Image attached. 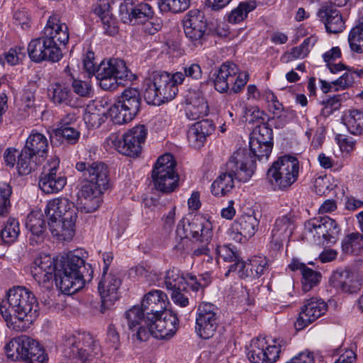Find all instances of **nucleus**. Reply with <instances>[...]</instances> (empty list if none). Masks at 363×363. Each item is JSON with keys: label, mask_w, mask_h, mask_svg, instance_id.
<instances>
[{"label": "nucleus", "mask_w": 363, "mask_h": 363, "mask_svg": "<svg viewBox=\"0 0 363 363\" xmlns=\"http://www.w3.org/2000/svg\"><path fill=\"white\" fill-rule=\"evenodd\" d=\"M94 271L90 264L74 252L66 256L52 257L40 255L35 259L31 274L39 284L49 282L54 278L56 286L62 293L72 294L90 281Z\"/></svg>", "instance_id": "obj_1"}, {"label": "nucleus", "mask_w": 363, "mask_h": 363, "mask_svg": "<svg viewBox=\"0 0 363 363\" xmlns=\"http://www.w3.org/2000/svg\"><path fill=\"white\" fill-rule=\"evenodd\" d=\"M38 303L35 295L23 286H13L0 304V313L9 328L23 331L38 315Z\"/></svg>", "instance_id": "obj_2"}, {"label": "nucleus", "mask_w": 363, "mask_h": 363, "mask_svg": "<svg viewBox=\"0 0 363 363\" xmlns=\"http://www.w3.org/2000/svg\"><path fill=\"white\" fill-rule=\"evenodd\" d=\"M69 40L68 27L57 16H50L40 38L33 39L28 45L30 59L36 63L43 61L58 62L62 57L57 42L65 45Z\"/></svg>", "instance_id": "obj_3"}, {"label": "nucleus", "mask_w": 363, "mask_h": 363, "mask_svg": "<svg viewBox=\"0 0 363 363\" xmlns=\"http://www.w3.org/2000/svg\"><path fill=\"white\" fill-rule=\"evenodd\" d=\"M255 172L254 161L246 150H236L226 163V170L213 182L211 192L223 196L234 187V179L246 182Z\"/></svg>", "instance_id": "obj_4"}, {"label": "nucleus", "mask_w": 363, "mask_h": 363, "mask_svg": "<svg viewBox=\"0 0 363 363\" xmlns=\"http://www.w3.org/2000/svg\"><path fill=\"white\" fill-rule=\"evenodd\" d=\"M178 82L175 74L171 75L164 71H152L143 82V96L148 104L160 106L173 99L178 93Z\"/></svg>", "instance_id": "obj_5"}, {"label": "nucleus", "mask_w": 363, "mask_h": 363, "mask_svg": "<svg viewBox=\"0 0 363 363\" xmlns=\"http://www.w3.org/2000/svg\"><path fill=\"white\" fill-rule=\"evenodd\" d=\"M167 295L160 290H153L146 294L142 301L141 308L133 306L125 313L128 325L133 333L135 328L144 323H150L167 309Z\"/></svg>", "instance_id": "obj_6"}, {"label": "nucleus", "mask_w": 363, "mask_h": 363, "mask_svg": "<svg viewBox=\"0 0 363 363\" xmlns=\"http://www.w3.org/2000/svg\"><path fill=\"white\" fill-rule=\"evenodd\" d=\"M179 319L170 310H167L150 323H144L135 328L133 337L140 342L147 341L150 335L157 339H169L178 328Z\"/></svg>", "instance_id": "obj_7"}, {"label": "nucleus", "mask_w": 363, "mask_h": 363, "mask_svg": "<svg viewBox=\"0 0 363 363\" xmlns=\"http://www.w3.org/2000/svg\"><path fill=\"white\" fill-rule=\"evenodd\" d=\"M62 352L67 363H86L96 347L93 336L88 333L69 334L63 337Z\"/></svg>", "instance_id": "obj_8"}, {"label": "nucleus", "mask_w": 363, "mask_h": 363, "mask_svg": "<svg viewBox=\"0 0 363 363\" xmlns=\"http://www.w3.org/2000/svg\"><path fill=\"white\" fill-rule=\"evenodd\" d=\"M299 162L296 157L284 155L273 162L267 178L274 190H287L298 179Z\"/></svg>", "instance_id": "obj_9"}, {"label": "nucleus", "mask_w": 363, "mask_h": 363, "mask_svg": "<svg viewBox=\"0 0 363 363\" xmlns=\"http://www.w3.org/2000/svg\"><path fill=\"white\" fill-rule=\"evenodd\" d=\"M94 75L99 80L101 88L106 91L115 90L123 80L131 81L135 78L125 62L118 58L103 60Z\"/></svg>", "instance_id": "obj_10"}, {"label": "nucleus", "mask_w": 363, "mask_h": 363, "mask_svg": "<svg viewBox=\"0 0 363 363\" xmlns=\"http://www.w3.org/2000/svg\"><path fill=\"white\" fill-rule=\"evenodd\" d=\"M147 135L146 126L137 125L122 135L117 133H112L106 139V143L119 153L135 157L141 152L142 145L145 143Z\"/></svg>", "instance_id": "obj_11"}, {"label": "nucleus", "mask_w": 363, "mask_h": 363, "mask_svg": "<svg viewBox=\"0 0 363 363\" xmlns=\"http://www.w3.org/2000/svg\"><path fill=\"white\" fill-rule=\"evenodd\" d=\"M176 162L171 154L160 156L152 169L155 188L163 193H170L178 186L179 176L175 172Z\"/></svg>", "instance_id": "obj_12"}, {"label": "nucleus", "mask_w": 363, "mask_h": 363, "mask_svg": "<svg viewBox=\"0 0 363 363\" xmlns=\"http://www.w3.org/2000/svg\"><path fill=\"white\" fill-rule=\"evenodd\" d=\"M247 81V73H239V69L235 64L227 62L223 63L218 70L214 79V86L218 91L224 93L231 86L233 92L238 93Z\"/></svg>", "instance_id": "obj_13"}, {"label": "nucleus", "mask_w": 363, "mask_h": 363, "mask_svg": "<svg viewBox=\"0 0 363 363\" xmlns=\"http://www.w3.org/2000/svg\"><path fill=\"white\" fill-rule=\"evenodd\" d=\"M182 24L186 37L196 46L202 45L210 35L211 29H208L204 13L199 9L188 11Z\"/></svg>", "instance_id": "obj_14"}, {"label": "nucleus", "mask_w": 363, "mask_h": 363, "mask_svg": "<svg viewBox=\"0 0 363 363\" xmlns=\"http://www.w3.org/2000/svg\"><path fill=\"white\" fill-rule=\"evenodd\" d=\"M218 308L212 303H201L197 309L196 331L203 339L211 337L218 326Z\"/></svg>", "instance_id": "obj_15"}, {"label": "nucleus", "mask_w": 363, "mask_h": 363, "mask_svg": "<svg viewBox=\"0 0 363 363\" xmlns=\"http://www.w3.org/2000/svg\"><path fill=\"white\" fill-rule=\"evenodd\" d=\"M280 352V345H269L264 337H257L251 341L247 356L252 363H274Z\"/></svg>", "instance_id": "obj_16"}, {"label": "nucleus", "mask_w": 363, "mask_h": 363, "mask_svg": "<svg viewBox=\"0 0 363 363\" xmlns=\"http://www.w3.org/2000/svg\"><path fill=\"white\" fill-rule=\"evenodd\" d=\"M294 225V216L291 213L279 216L272 228L269 249L277 254L283 247V243L289 238L293 232Z\"/></svg>", "instance_id": "obj_17"}, {"label": "nucleus", "mask_w": 363, "mask_h": 363, "mask_svg": "<svg viewBox=\"0 0 363 363\" xmlns=\"http://www.w3.org/2000/svg\"><path fill=\"white\" fill-rule=\"evenodd\" d=\"M60 160L52 157L45 166V172L39 180V187L45 194H54L62 190L67 183V179L61 174H57Z\"/></svg>", "instance_id": "obj_18"}, {"label": "nucleus", "mask_w": 363, "mask_h": 363, "mask_svg": "<svg viewBox=\"0 0 363 363\" xmlns=\"http://www.w3.org/2000/svg\"><path fill=\"white\" fill-rule=\"evenodd\" d=\"M121 279L117 274L109 273L104 274L99 284L98 289L101 298L100 311L105 313L118 298V289L121 285Z\"/></svg>", "instance_id": "obj_19"}, {"label": "nucleus", "mask_w": 363, "mask_h": 363, "mask_svg": "<svg viewBox=\"0 0 363 363\" xmlns=\"http://www.w3.org/2000/svg\"><path fill=\"white\" fill-rule=\"evenodd\" d=\"M76 169L83 173V177L88 182L98 185V188H108L109 171L108 166L104 162H79L76 164Z\"/></svg>", "instance_id": "obj_20"}, {"label": "nucleus", "mask_w": 363, "mask_h": 363, "mask_svg": "<svg viewBox=\"0 0 363 363\" xmlns=\"http://www.w3.org/2000/svg\"><path fill=\"white\" fill-rule=\"evenodd\" d=\"M77 212L75 204L65 197L50 200L45 209L48 219L77 220Z\"/></svg>", "instance_id": "obj_21"}, {"label": "nucleus", "mask_w": 363, "mask_h": 363, "mask_svg": "<svg viewBox=\"0 0 363 363\" xmlns=\"http://www.w3.org/2000/svg\"><path fill=\"white\" fill-rule=\"evenodd\" d=\"M328 309L327 304L321 299L311 298L301 308L299 316L295 323L297 330H302L323 315Z\"/></svg>", "instance_id": "obj_22"}, {"label": "nucleus", "mask_w": 363, "mask_h": 363, "mask_svg": "<svg viewBox=\"0 0 363 363\" xmlns=\"http://www.w3.org/2000/svg\"><path fill=\"white\" fill-rule=\"evenodd\" d=\"M184 229L185 237H191L195 242L210 244L213 238V224L203 216H195Z\"/></svg>", "instance_id": "obj_23"}, {"label": "nucleus", "mask_w": 363, "mask_h": 363, "mask_svg": "<svg viewBox=\"0 0 363 363\" xmlns=\"http://www.w3.org/2000/svg\"><path fill=\"white\" fill-rule=\"evenodd\" d=\"M76 120L74 115L68 114L61 120L60 127L55 129L50 135V141L57 145L66 142L69 145L76 144L80 137V132L74 126Z\"/></svg>", "instance_id": "obj_24"}, {"label": "nucleus", "mask_w": 363, "mask_h": 363, "mask_svg": "<svg viewBox=\"0 0 363 363\" xmlns=\"http://www.w3.org/2000/svg\"><path fill=\"white\" fill-rule=\"evenodd\" d=\"M34 340L26 335L11 339L5 346L7 357L12 360L22 359L26 363Z\"/></svg>", "instance_id": "obj_25"}, {"label": "nucleus", "mask_w": 363, "mask_h": 363, "mask_svg": "<svg viewBox=\"0 0 363 363\" xmlns=\"http://www.w3.org/2000/svg\"><path fill=\"white\" fill-rule=\"evenodd\" d=\"M121 14L128 16V19H135L140 22L152 18L153 10L151 6L138 0H125L120 6Z\"/></svg>", "instance_id": "obj_26"}, {"label": "nucleus", "mask_w": 363, "mask_h": 363, "mask_svg": "<svg viewBox=\"0 0 363 363\" xmlns=\"http://www.w3.org/2000/svg\"><path fill=\"white\" fill-rule=\"evenodd\" d=\"M106 188H98V185L88 182L82 186L80 191L81 198L84 200L83 208L86 213H91L100 206L101 194Z\"/></svg>", "instance_id": "obj_27"}, {"label": "nucleus", "mask_w": 363, "mask_h": 363, "mask_svg": "<svg viewBox=\"0 0 363 363\" xmlns=\"http://www.w3.org/2000/svg\"><path fill=\"white\" fill-rule=\"evenodd\" d=\"M76 220L48 219V227L59 240H70L74 235Z\"/></svg>", "instance_id": "obj_28"}, {"label": "nucleus", "mask_w": 363, "mask_h": 363, "mask_svg": "<svg viewBox=\"0 0 363 363\" xmlns=\"http://www.w3.org/2000/svg\"><path fill=\"white\" fill-rule=\"evenodd\" d=\"M23 148L43 160L47 157L48 150V138L40 133L33 131L28 137Z\"/></svg>", "instance_id": "obj_29"}, {"label": "nucleus", "mask_w": 363, "mask_h": 363, "mask_svg": "<svg viewBox=\"0 0 363 363\" xmlns=\"http://www.w3.org/2000/svg\"><path fill=\"white\" fill-rule=\"evenodd\" d=\"M117 102L121 108H125L134 117L138 113L141 106V97L140 91L135 88L125 89L120 96Z\"/></svg>", "instance_id": "obj_30"}, {"label": "nucleus", "mask_w": 363, "mask_h": 363, "mask_svg": "<svg viewBox=\"0 0 363 363\" xmlns=\"http://www.w3.org/2000/svg\"><path fill=\"white\" fill-rule=\"evenodd\" d=\"M43 217V214L40 213H31L27 217L26 226L31 233V242L38 243L43 240L46 225Z\"/></svg>", "instance_id": "obj_31"}, {"label": "nucleus", "mask_w": 363, "mask_h": 363, "mask_svg": "<svg viewBox=\"0 0 363 363\" xmlns=\"http://www.w3.org/2000/svg\"><path fill=\"white\" fill-rule=\"evenodd\" d=\"M259 224V220L254 215L244 214L236 219L233 228L245 238H250L257 232Z\"/></svg>", "instance_id": "obj_32"}, {"label": "nucleus", "mask_w": 363, "mask_h": 363, "mask_svg": "<svg viewBox=\"0 0 363 363\" xmlns=\"http://www.w3.org/2000/svg\"><path fill=\"white\" fill-rule=\"evenodd\" d=\"M190 274L181 272L179 269L173 267L169 269L164 278L166 288L172 292L177 290H186V286H189V276Z\"/></svg>", "instance_id": "obj_33"}, {"label": "nucleus", "mask_w": 363, "mask_h": 363, "mask_svg": "<svg viewBox=\"0 0 363 363\" xmlns=\"http://www.w3.org/2000/svg\"><path fill=\"white\" fill-rule=\"evenodd\" d=\"M92 11L100 17L104 26L105 33L113 35L117 33V28L115 26V21L110 12V4L108 1H105L100 4L94 5Z\"/></svg>", "instance_id": "obj_34"}, {"label": "nucleus", "mask_w": 363, "mask_h": 363, "mask_svg": "<svg viewBox=\"0 0 363 363\" xmlns=\"http://www.w3.org/2000/svg\"><path fill=\"white\" fill-rule=\"evenodd\" d=\"M43 160L23 148L18 156L16 168L20 175H28L34 171Z\"/></svg>", "instance_id": "obj_35"}, {"label": "nucleus", "mask_w": 363, "mask_h": 363, "mask_svg": "<svg viewBox=\"0 0 363 363\" xmlns=\"http://www.w3.org/2000/svg\"><path fill=\"white\" fill-rule=\"evenodd\" d=\"M342 121L352 134L359 135L363 133V109L348 111L343 116Z\"/></svg>", "instance_id": "obj_36"}, {"label": "nucleus", "mask_w": 363, "mask_h": 363, "mask_svg": "<svg viewBox=\"0 0 363 363\" xmlns=\"http://www.w3.org/2000/svg\"><path fill=\"white\" fill-rule=\"evenodd\" d=\"M320 16L325 18V26L328 32L337 33L343 30L345 23L339 11L326 9L320 12Z\"/></svg>", "instance_id": "obj_37"}, {"label": "nucleus", "mask_w": 363, "mask_h": 363, "mask_svg": "<svg viewBox=\"0 0 363 363\" xmlns=\"http://www.w3.org/2000/svg\"><path fill=\"white\" fill-rule=\"evenodd\" d=\"M323 217L319 218H313L305 223V230L311 235L314 242L318 244H327V237L325 234V226L324 225Z\"/></svg>", "instance_id": "obj_38"}, {"label": "nucleus", "mask_w": 363, "mask_h": 363, "mask_svg": "<svg viewBox=\"0 0 363 363\" xmlns=\"http://www.w3.org/2000/svg\"><path fill=\"white\" fill-rule=\"evenodd\" d=\"M272 143H261L258 140L250 139V149L240 148L238 150H246L254 161L255 169H256V158L259 160L266 157L268 158L272 150Z\"/></svg>", "instance_id": "obj_39"}, {"label": "nucleus", "mask_w": 363, "mask_h": 363, "mask_svg": "<svg viewBox=\"0 0 363 363\" xmlns=\"http://www.w3.org/2000/svg\"><path fill=\"white\" fill-rule=\"evenodd\" d=\"M20 233L19 223L13 218L8 219L0 231V245L11 244L18 238Z\"/></svg>", "instance_id": "obj_40"}, {"label": "nucleus", "mask_w": 363, "mask_h": 363, "mask_svg": "<svg viewBox=\"0 0 363 363\" xmlns=\"http://www.w3.org/2000/svg\"><path fill=\"white\" fill-rule=\"evenodd\" d=\"M175 74V82L179 84L184 83L186 79L191 80H199L202 77V70L198 63H188L182 67V71L177 72Z\"/></svg>", "instance_id": "obj_41"}, {"label": "nucleus", "mask_w": 363, "mask_h": 363, "mask_svg": "<svg viewBox=\"0 0 363 363\" xmlns=\"http://www.w3.org/2000/svg\"><path fill=\"white\" fill-rule=\"evenodd\" d=\"M268 109L272 113L274 117H277L279 121L278 124L276 125V127L278 128H282L288 123V120L286 119L287 116L291 117L295 116V111L285 109L283 104L279 101L277 98L268 104Z\"/></svg>", "instance_id": "obj_42"}, {"label": "nucleus", "mask_w": 363, "mask_h": 363, "mask_svg": "<svg viewBox=\"0 0 363 363\" xmlns=\"http://www.w3.org/2000/svg\"><path fill=\"white\" fill-rule=\"evenodd\" d=\"M348 42L352 51L363 53V18L350 31Z\"/></svg>", "instance_id": "obj_43"}, {"label": "nucleus", "mask_w": 363, "mask_h": 363, "mask_svg": "<svg viewBox=\"0 0 363 363\" xmlns=\"http://www.w3.org/2000/svg\"><path fill=\"white\" fill-rule=\"evenodd\" d=\"M52 100L55 104L70 105L72 101V92L65 84L57 83L52 85L50 90Z\"/></svg>", "instance_id": "obj_44"}, {"label": "nucleus", "mask_w": 363, "mask_h": 363, "mask_svg": "<svg viewBox=\"0 0 363 363\" xmlns=\"http://www.w3.org/2000/svg\"><path fill=\"white\" fill-rule=\"evenodd\" d=\"M256 6L257 4L255 1L241 2L236 9L230 12L228 16V22L230 23H238L242 21L247 14L253 11Z\"/></svg>", "instance_id": "obj_45"}, {"label": "nucleus", "mask_w": 363, "mask_h": 363, "mask_svg": "<svg viewBox=\"0 0 363 363\" xmlns=\"http://www.w3.org/2000/svg\"><path fill=\"white\" fill-rule=\"evenodd\" d=\"M363 249V238L359 233H352L342 241V250L346 254H354Z\"/></svg>", "instance_id": "obj_46"}, {"label": "nucleus", "mask_w": 363, "mask_h": 363, "mask_svg": "<svg viewBox=\"0 0 363 363\" xmlns=\"http://www.w3.org/2000/svg\"><path fill=\"white\" fill-rule=\"evenodd\" d=\"M106 115L104 112L101 111L95 107H89L83 116V119L89 128L96 129L104 123Z\"/></svg>", "instance_id": "obj_47"}, {"label": "nucleus", "mask_w": 363, "mask_h": 363, "mask_svg": "<svg viewBox=\"0 0 363 363\" xmlns=\"http://www.w3.org/2000/svg\"><path fill=\"white\" fill-rule=\"evenodd\" d=\"M158 7L162 12L179 13L189 6V0H159Z\"/></svg>", "instance_id": "obj_48"}, {"label": "nucleus", "mask_w": 363, "mask_h": 363, "mask_svg": "<svg viewBox=\"0 0 363 363\" xmlns=\"http://www.w3.org/2000/svg\"><path fill=\"white\" fill-rule=\"evenodd\" d=\"M109 116L114 123L119 125L128 123L135 118L125 108H121L118 102L110 108Z\"/></svg>", "instance_id": "obj_49"}, {"label": "nucleus", "mask_w": 363, "mask_h": 363, "mask_svg": "<svg viewBox=\"0 0 363 363\" xmlns=\"http://www.w3.org/2000/svg\"><path fill=\"white\" fill-rule=\"evenodd\" d=\"M321 279V274L308 267L304 268L302 273V288L305 292L309 291L318 285Z\"/></svg>", "instance_id": "obj_50"}, {"label": "nucleus", "mask_w": 363, "mask_h": 363, "mask_svg": "<svg viewBox=\"0 0 363 363\" xmlns=\"http://www.w3.org/2000/svg\"><path fill=\"white\" fill-rule=\"evenodd\" d=\"M323 220L326 230L327 244L335 243L340 235V227L335 220L328 216H323Z\"/></svg>", "instance_id": "obj_51"}, {"label": "nucleus", "mask_w": 363, "mask_h": 363, "mask_svg": "<svg viewBox=\"0 0 363 363\" xmlns=\"http://www.w3.org/2000/svg\"><path fill=\"white\" fill-rule=\"evenodd\" d=\"M263 111H261L257 106H244L242 121L250 124L260 125L263 123Z\"/></svg>", "instance_id": "obj_52"}, {"label": "nucleus", "mask_w": 363, "mask_h": 363, "mask_svg": "<svg viewBox=\"0 0 363 363\" xmlns=\"http://www.w3.org/2000/svg\"><path fill=\"white\" fill-rule=\"evenodd\" d=\"M354 76L363 78V69H349L348 72H345L337 80H335L333 84H339L342 89H345L352 85L354 82Z\"/></svg>", "instance_id": "obj_53"}, {"label": "nucleus", "mask_w": 363, "mask_h": 363, "mask_svg": "<svg viewBox=\"0 0 363 363\" xmlns=\"http://www.w3.org/2000/svg\"><path fill=\"white\" fill-rule=\"evenodd\" d=\"M48 360V356L44 349L34 340L26 363H45Z\"/></svg>", "instance_id": "obj_54"}, {"label": "nucleus", "mask_w": 363, "mask_h": 363, "mask_svg": "<svg viewBox=\"0 0 363 363\" xmlns=\"http://www.w3.org/2000/svg\"><path fill=\"white\" fill-rule=\"evenodd\" d=\"M257 131V135L250 139L258 140L261 143H272V130L268 126L267 123H262L257 125L255 134Z\"/></svg>", "instance_id": "obj_55"}, {"label": "nucleus", "mask_w": 363, "mask_h": 363, "mask_svg": "<svg viewBox=\"0 0 363 363\" xmlns=\"http://www.w3.org/2000/svg\"><path fill=\"white\" fill-rule=\"evenodd\" d=\"M11 194L12 189L10 185L4 184L0 186V216L8 213Z\"/></svg>", "instance_id": "obj_56"}, {"label": "nucleus", "mask_w": 363, "mask_h": 363, "mask_svg": "<svg viewBox=\"0 0 363 363\" xmlns=\"http://www.w3.org/2000/svg\"><path fill=\"white\" fill-rule=\"evenodd\" d=\"M251 272H255V277H259L261 275L264 274L268 272L269 263L266 257H255L250 261Z\"/></svg>", "instance_id": "obj_57"}, {"label": "nucleus", "mask_w": 363, "mask_h": 363, "mask_svg": "<svg viewBox=\"0 0 363 363\" xmlns=\"http://www.w3.org/2000/svg\"><path fill=\"white\" fill-rule=\"evenodd\" d=\"M189 287L194 291L206 287L211 283V277L208 274L200 275L198 279L196 276L190 274L189 276Z\"/></svg>", "instance_id": "obj_58"}, {"label": "nucleus", "mask_w": 363, "mask_h": 363, "mask_svg": "<svg viewBox=\"0 0 363 363\" xmlns=\"http://www.w3.org/2000/svg\"><path fill=\"white\" fill-rule=\"evenodd\" d=\"M186 116L191 121H195L206 116L208 113V108H205L201 105L200 107L196 106L186 105Z\"/></svg>", "instance_id": "obj_59"}, {"label": "nucleus", "mask_w": 363, "mask_h": 363, "mask_svg": "<svg viewBox=\"0 0 363 363\" xmlns=\"http://www.w3.org/2000/svg\"><path fill=\"white\" fill-rule=\"evenodd\" d=\"M191 128L200 132L206 138L207 136L211 135L215 130V125L213 121L207 119L194 123Z\"/></svg>", "instance_id": "obj_60"}, {"label": "nucleus", "mask_w": 363, "mask_h": 363, "mask_svg": "<svg viewBox=\"0 0 363 363\" xmlns=\"http://www.w3.org/2000/svg\"><path fill=\"white\" fill-rule=\"evenodd\" d=\"M187 138L189 144L195 148L201 147L204 145L206 140V138L203 136L200 132L196 131L192 128L189 129Z\"/></svg>", "instance_id": "obj_61"}, {"label": "nucleus", "mask_w": 363, "mask_h": 363, "mask_svg": "<svg viewBox=\"0 0 363 363\" xmlns=\"http://www.w3.org/2000/svg\"><path fill=\"white\" fill-rule=\"evenodd\" d=\"M72 88L74 91L80 96L86 97L89 96L91 91V84L86 82L79 79H74L72 82Z\"/></svg>", "instance_id": "obj_62"}, {"label": "nucleus", "mask_w": 363, "mask_h": 363, "mask_svg": "<svg viewBox=\"0 0 363 363\" xmlns=\"http://www.w3.org/2000/svg\"><path fill=\"white\" fill-rule=\"evenodd\" d=\"M187 101L188 103L186 105L196 106L197 107H200L202 105L205 108H208L207 101L203 96V94L200 91H190Z\"/></svg>", "instance_id": "obj_63"}, {"label": "nucleus", "mask_w": 363, "mask_h": 363, "mask_svg": "<svg viewBox=\"0 0 363 363\" xmlns=\"http://www.w3.org/2000/svg\"><path fill=\"white\" fill-rule=\"evenodd\" d=\"M216 252L218 255L223 258L225 262H233L238 257V255L232 248L228 246H218L216 247Z\"/></svg>", "instance_id": "obj_64"}]
</instances>
